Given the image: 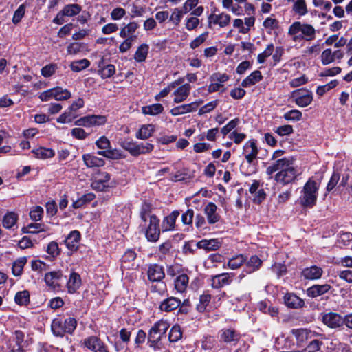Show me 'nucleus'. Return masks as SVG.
<instances>
[{
    "mask_svg": "<svg viewBox=\"0 0 352 352\" xmlns=\"http://www.w3.org/2000/svg\"><path fill=\"white\" fill-rule=\"evenodd\" d=\"M276 172L274 180L283 185L294 182L298 175V170L294 166L292 157L278 159L266 169V173L270 177H272L273 173Z\"/></svg>",
    "mask_w": 352,
    "mask_h": 352,
    "instance_id": "nucleus-1",
    "label": "nucleus"
},
{
    "mask_svg": "<svg viewBox=\"0 0 352 352\" xmlns=\"http://www.w3.org/2000/svg\"><path fill=\"white\" fill-rule=\"evenodd\" d=\"M288 34L292 36V39L295 42L302 40L310 41L316 38V30L314 26L300 21H296L290 25Z\"/></svg>",
    "mask_w": 352,
    "mask_h": 352,
    "instance_id": "nucleus-2",
    "label": "nucleus"
},
{
    "mask_svg": "<svg viewBox=\"0 0 352 352\" xmlns=\"http://www.w3.org/2000/svg\"><path fill=\"white\" fill-rule=\"evenodd\" d=\"M319 187V183L311 179L305 183L299 198L302 206L312 208L316 205Z\"/></svg>",
    "mask_w": 352,
    "mask_h": 352,
    "instance_id": "nucleus-3",
    "label": "nucleus"
},
{
    "mask_svg": "<svg viewBox=\"0 0 352 352\" xmlns=\"http://www.w3.org/2000/svg\"><path fill=\"white\" fill-rule=\"evenodd\" d=\"M77 326V321L74 318L63 320L60 318H54L51 324L53 334L63 337L65 333L72 334Z\"/></svg>",
    "mask_w": 352,
    "mask_h": 352,
    "instance_id": "nucleus-4",
    "label": "nucleus"
},
{
    "mask_svg": "<svg viewBox=\"0 0 352 352\" xmlns=\"http://www.w3.org/2000/svg\"><path fill=\"white\" fill-rule=\"evenodd\" d=\"M231 16L229 14L220 12L214 8L208 16V27L210 29L226 28L230 25Z\"/></svg>",
    "mask_w": 352,
    "mask_h": 352,
    "instance_id": "nucleus-5",
    "label": "nucleus"
},
{
    "mask_svg": "<svg viewBox=\"0 0 352 352\" xmlns=\"http://www.w3.org/2000/svg\"><path fill=\"white\" fill-rule=\"evenodd\" d=\"M140 228L144 232L148 241L156 242L160 236V219L157 217H152L148 223H140Z\"/></svg>",
    "mask_w": 352,
    "mask_h": 352,
    "instance_id": "nucleus-6",
    "label": "nucleus"
},
{
    "mask_svg": "<svg viewBox=\"0 0 352 352\" xmlns=\"http://www.w3.org/2000/svg\"><path fill=\"white\" fill-rule=\"evenodd\" d=\"M169 327V323L164 320H160L153 324L148 335V342L151 343V346L157 344L162 339Z\"/></svg>",
    "mask_w": 352,
    "mask_h": 352,
    "instance_id": "nucleus-7",
    "label": "nucleus"
},
{
    "mask_svg": "<svg viewBox=\"0 0 352 352\" xmlns=\"http://www.w3.org/2000/svg\"><path fill=\"white\" fill-rule=\"evenodd\" d=\"M96 144L101 150L98 152V155L109 159H120L122 157L119 151L111 149L110 141L105 136L100 138L96 142Z\"/></svg>",
    "mask_w": 352,
    "mask_h": 352,
    "instance_id": "nucleus-8",
    "label": "nucleus"
},
{
    "mask_svg": "<svg viewBox=\"0 0 352 352\" xmlns=\"http://www.w3.org/2000/svg\"><path fill=\"white\" fill-rule=\"evenodd\" d=\"M107 118L104 116L89 115L82 117L75 122V124L79 126L90 128L105 124Z\"/></svg>",
    "mask_w": 352,
    "mask_h": 352,
    "instance_id": "nucleus-9",
    "label": "nucleus"
},
{
    "mask_svg": "<svg viewBox=\"0 0 352 352\" xmlns=\"http://www.w3.org/2000/svg\"><path fill=\"white\" fill-rule=\"evenodd\" d=\"M111 176L106 172H99L91 183V188L97 191H104L111 186Z\"/></svg>",
    "mask_w": 352,
    "mask_h": 352,
    "instance_id": "nucleus-10",
    "label": "nucleus"
},
{
    "mask_svg": "<svg viewBox=\"0 0 352 352\" xmlns=\"http://www.w3.org/2000/svg\"><path fill=\"white\" fill-rule=\"evenodd\" d=\"M292 97L295 100L297 105L301 107L308 106L312 101L311 92L307 89H297L292 93Z\"/></svg>",
    "mask_w": 352,
    "mask_h": 352,
    "instance_id": "nucleus-11",
    "label": "nucleus"
},
{
    "mask_svg": "<svg viewBox=\"0 0 352 352\" xmlns=\"http://www.w3.org/2000/svg\"><path fill=\"white\" fill-rule=\"evenodd\" d=\"M220 339L223 342L236 345L241 339V334L234 328H223L220 332Z\"/></svg>",
    "mask_w": 352,
    "mask_h": 352,
    "instance_id": "nucleus-12",
    "label": "nucleus"
},
{
    "mask_svg": "<svg viewBox=\"0 0 352 352\" xmlns=\"http://www.w3.org/2000/svg\"><path fill=\"white\" fill-rule=\"evenodd\" d=\"M83 344L94 352H109L107 346L97 336H91L83 340Z\"/></svg>",
    "mask_w": 352,
    "mask_h": 352,
    "instance_id": "nucleus-13",
    "label": "nucleus"
},
{
    "mask_svg": "<svg viewBox=\"0 0 352 352\" xmlns=\"http://www.w3.org/2000/svg\"><path fill=\"white\" fill-rule=\"evenodd\" d=\"M234 276V273H222L213 276L211 278V285L214 289L230 285Z\"/></svg>",
    "mask_w": 352,
    "mask_h": 352,
    "instance_id": "nucleus-14",
    "label": "nucleus"
},
{
    "mask_svg": "<svg viewBox=\"0 0 352 352\" xmlns=\"http://www.w3.org/2000/svg\"><path fill=\"white\" fill-rule=\"evenodd\" d=\"M322 322L330 328L340 327L344 324V318L337 313L329 312L322 315Z\"/></svg>",
    "mask_w": 352,
    "mask_h": 352,
    "instance_id": "nucleus-15",
    "label": "nucleus"
},
{
    "mask_svg": "<svg viewBox=\"0 0 352 352\" xmlns=\"http://www.w3.org/2000/svg\"><path fill=\"white\" fill-rule=\"evenodd\" d=\"M23 340L24 333L21 331H16L14 335L8 341L11 352H24L22 344Z\"/></svg>",
    "mask_w": 352,
    "mask_h": 352,
    "instance_id": "nucleus-16",
    "label": "nucleus"
},
{
    "mask_svg": "<svg viewBox=\"0 0 352 352\" xmlns=\"http://www.w3.org/2000/svg\"><path fill=\"white\" fill-rule=\"evenodd\" d=\"M217 210L218 208L217 205L212 202H209L204 207V214L206 215L207 221L209 224H214L219 221L221 216L217 212Z\"/></svg>",
    "mask_w": 352,
    "mask_h": 352,
    "instance_id": "nucleus-17",
    "label": "nucleus"
},
{
    "mask_svg": "<svg viewBox=\"0 0 352 352\" xmlns=\"http://www.w3.org/2000/svg\"><path fill=\"white\" fill-rule=\"evenodd\" d=\"M258 148L254 140H250L247 142L243 146V154L249 164L256 158L258 155Z\"/></svg>",
    "mask_w": 352,
    "mask_h": 352,
    "instance_id": "nucleus-18",
    "label": "nucleus"
},
{
    "mask_svg": "<svg viewBox=\"0 0 352 352\" xmlns=\"http://www.w3.org/2000/svg\"><path fill=\"white\" fill-rule=\"evenodd\" d=\"M323 270L317 265H311L305 267L301 272V276L305 280H314L321 278Z\"/></svg>",
    "mask_w": 352,
    "mask_h": 352,
    "instance_id": "nucleus-19",
    "label": "nucleus"
},
{
    "mask_svg": "<svg viewBox=\"0 0 352 352\" xmlns=\"http://www.w3.org/2000/svg\"><path fill=\"white\" fill-rule=\"evenodd\" d=\"M201 100L191 102L187 104H183L176 107L170 110V113L174 116L182 115L195 111L198 107L202 104Z\"/></svg>",
    "mask_w": 352,
    "mask_h": 352,
    "instance_id": "nucleus-20",
    "label": "nucleus"
},
{
    "mask_svg": "<svg viewBox=\"0 0 352 352\" xmlns=\"http://www.w3.org/2000/svg\"><path fill=\"white\" fill-rule=\"evenodd\" d=\"M147 274L148 279L153 282H160L165 276L163 267L157 264L150 265Z\"/></svg>",
    "mask_w": 352,
    "mask_h": 352,
    "instance_id": "nucleus-21",
    "label": "nucleus"
},
{
    "mask_svg": "<svg viewBox=\"0 0 352 352\" xmlns=\"http://www.w3.org/2000/svg\"><path fill=\"white\" fill-rule=\"evenodd\" d=\"M285 305L292 309L302 308L305 305L304 300L294 293H287L284 296Z\"/></svg>",
    "mask_w": 352,
    "mask_h": 352,
    "instance_id": "nucleus-22",
    "label": "nucleus"
},
{
    "mask_svg": "<svg viewBox=\"0 0 352 352\" xmlns=\"http://www.w3.org/2000/svg\"><path fill=\"white\" fill-rule=\"evenodd\" d=\"M80 240V234L78 230L72 231L64 241L66 247L71 251H76Z\"/></svg>",
    "mask_w": 352,
    "mask_h": 352,
    "instance_id": "nucleus-23",
    "label": "nucleus"
},
{
    "mask_svg": "<svg viewBox=\"0 0 352 352\" xmlns=\"http://www.w3.org/2000/svg\"><path fill=\"white\" fill-rule=\"evenodd\" d=\"M82 280L79 274L72 272L67 282V289L69 294H74L81 286Z\"/></svg>",
    "mask_w": 352,
    "mask_h": 352,
    "instance_id": "nucleus-24",
    "label": "nucleus"
},
{
    "mask_svg": "<svg viewBox=\"0 0 352 352\" xmlns=\"http://www.w3.org/2000/svg\"><path fill=\"white\" fill-rule=\"evenodd\" d=\"M331 288L329 284L314 285L306 290V294L309 297L316 298L327 293Z\"/></svg>",
    "mask_w": 352,
    "mask_h": 352,
    "instance_id": "nucleus-25",
    "label": "nucleus"
},
{
    "mask_svg": "<svg viewBox=\"0 0 352 352\" xmlns=\"http://www.w3.org/2000/svg\"><path fill=\"white\" fill-rule=\"evenodd\" d=\"M62 276L63 274L60 271L50 272L45 274V281L49 287L53 289H56L60 287L59 280Z\"/></svg>",
    "mask_w": 352,
    "mask_h": 352,
    "instance_id": "nucleus-26",
    "label": "nucleus"
},
{
    "mask_svg": "<svg viewBox=\"0 0 352 352\" xmlns=\"http://www.w3.org/2000/svg\"><path fill=\"white\" fill-rule=\"evenodd\" d=\"M181 305V300L175 297H170L164 300L160 305V310L170 312L178 308Z\"/></svg>",
    "mask_w": 352,
    "mask_h": 352,
    "instance_id": "nucleus-27",
    "label": "nucleus"
},
{
    "mask_svg": "<svg viewBox=\"0 0 352 352\" xmlns=\"http://www.w3.org/2000/svg\"><path fill=\"white\" fill-rule=\"evenodd\" d=\"M292 332L298 344L304 343L308 339H311L315 336L314 332L307 329H293Z\"/></svg>",
    "mask_w": 352,
    "mask_h": 352,
    "instance_id": "nucleus-28",
    "label": "nucleus"
},
{
    "mask_svg": "<svg viewBox=\"0 0 352 352\" xmlns=\"http://www.w3.org/2000/svg\"><path fill=\"white\" fill-rule=\"evenodd\" d=\"M85 164L88 168L101 167L104 165V160L92 154H85L82 155Z\"/></svg>",
    "mask_w": 352,
    "mask_h": 352,
    "instance_id": "nucleus-29",
    "label": "nucleus"
},
{
    "mask_svg": "<svg viewBox=\"0 0 352 352\" xmlns=\"http://www.w3.org/2000/svg\"><path fill=\"white\" fill-rule=\"evenodd\" d=\"M263 261L256 255L252 256L245 262V272L247 274H251L260 269L262 266Z\"/></svg>",
    "mask_w": 352,
    "mask_h": 352,
    "instance_id": "nucleus-30",
    "label": "nucleus"
},
{
    "mask_svg": "<svg viewBox=\"0 0 352 352\" xmlns=\"http://www.w3.org/2000/svg\"><path fill=\"white\" fill-rule=\"evenodd\" d=\"M199 249H204L207 251H214L218 250L221 246V242L216 239L210 240L203 239L197 243Z\"/></svg>",
    "mask_w": 352,
    "mask_h": 352,
    "instance_id": "nucleus-31",
    "label": "nucleus"
},
{
    "mask_svg": "<svg viewBox=\"0 0 352 352\" xmlns=\"http://www.w3.org/2000/svg\"><path fill=\"white\" fill-rule=\"evenodd\" d=\"M228 79L229 76L226 74L214 73L210 77L211 84L209 88H220Z\"/></svg>",
    "mask_w": 352,
    "mask_h": 352,
    "instance_id": "nucleus-32",
    "label": "nucleus"
},
{
    "mask_svg": "<svg viewBox=\"0 0 352 352\" xmlns=\"http://www.w3.org/2000/svg\"><path fill=\"white\" fill-rule=\"evenodd\" d=\"M179 216V212L177 210L172 212L168 216L164 218L162 222V229L164 231L173 230L175 225V221Z\"/></svg>",
    "mask_w": 352,
    "mask_h": 352,
    "instance_id": "nucleus-33",
    "label": "nucleus"
},
{
    "mask_svg": "<svg viewBox=\"0 0 352 352\" xmlns=\"http://www.w3.org/2000/svg\"><path fill=\"white\" fill-rule=\"evenodd\" d=\"M18 220V215L13 212H10L6 213L2 221L3 226L6 229L14 230L16 228V222Z\"/></svg>",
    "mask_w": 352,
    "mask_h": 352,
    "instance_id": "nucleus-34",
    "label": "nucleus"
},
{
    "mask_svg": "<svg viewBox=\"0 0 352 352\" xmlns=\"http://www.w3.org/2000/svg\"><path fill=\"white\" fill-rule=\"evenodd\" d=\"M164 111L163 106L160 103L147 105L142 107V113L144 115L157 116Z\"/></svg>",
    "mask_w": 352,
    "mask_h": 352,
    "instance_id": "nucleus-35",
    "label": "nucleus"
},
{
    "mask_svg": "<svg viewBox=\"0 0 352 352\" xmlns=\"http://www.w3.org/2000/svg\"><path fill=\"white\" fill-rule=\"evenodd\" d=\"M155 131L153 124L142 125L136 134V138L140 140H146L151 137Z\"/></svg>",
    "mask_w": 352,
    "mask_h": 352,
    "instance_id": "nucleus-36",
    "label": "nucleus"
},
{
    "mask_svg": "<svg viewBox=\"0 0 352 352\" xmlns=\"http://www.w3.org/2000/svg\"><path fill=\"white\" fill-rule=\"evenodd\" d=\"M109 58L104 57L100 62L99 65L102 68V77H110L115 73V67L113 65H110L108 63Z\"/></svg>",
    "mask_w": 352,
    "mask_h": 352,
    "instance_id": "nucleus-37",
    "label": "nucleus"
},
{
    "mask_svg": "<svg viewBox=\"0 0 352 352\" xmlns=\"http://www.w3.org/2000/svg\"><path fill=\"white\" fill-rule=\"evenodd\" d=\"M188 281L189 278L186 274H180L175 280V289L179 293H183L184 292L186 291L188 287Z\"/></svg>",
    "mask_w": 352,
    "mask_h": 352,
    "instance_id": "nucleus-38",
    "label": "nucleus"
},
{
    "mask_svg": "<svg viewBox=\"0 0 352 352\" xmlns=\"http://www.w3.org/2000/svg\"><path fill=\"white\" fill-rule=\"evenodd\" d=\"M136 258V254L133 250H127L122 255L121 258V268L129 269L131 263Z\"/></svg>",
    "mask_w": 352,
    "mask_h": 352,
    "instance_id": "nucleus-39",
    "label": "nucleus"
},
{
    "mask_svg": "<svg viewBox=\"0 0 352 352\" xmlns=\"http://www.w3.org/2000/svg\"><path fill=\"white\" fill-rule=\"evenodd\" d=\"M139 28V24L137 22L133 21L123 27L120 32V36L122 38H128L133 36V34Z\"/></svg>",
    "mask_w": 352,
    "mask_h": 352,
    "instance_id": "nucleus-40",
    "label": "nucleus"
},
{
    "mask_svg": "<svg viewBox=\"0 0 352 352\" xmlns=\"http://www.w3.org/2000/svg\"><path fill=\"white\" fill-rule=\"evenodd\" d=\"M82 10V7L76 3L68 4L63 7L61 12L66 16H74L78 14Z\"/></svg>",
    "mask_w": 352,
    "mask_h": 352,
    "instance_id": "nucleus-41",
    "label": "nucleus"
},
{
    "mask_svg": "<svg viewBox=\"0 0 352 352\" xmlns=\"http://www.w3.org/2000/svg\"><path fill=\"white\" fill-rule=\"evenodd\" d=\"M26 263L27 258L25 256L20 257L18 259H16L13 263L12 267V272L13 275L15 276H20L23 273V270Z\"/></svg>",
    "mask_w": 352,
    "mask_h": 352,
    "instance_id": "nucleus-42",
    "label": "nucleus"
},
{
    "mask_svg": "<svg viewBox=\"0 0 352 352\" xmlns=\"http://www.w3.org/2000/svg\"><path fill=\"white\" fill-rule=\"evenodd\" d=\"M32 152L34 154L36 157L43 160L52 158L55 155V153L52 149L43 147L34 149Z\"/></svg>",
    "mask_w": 352,
    "mask_h": 352,
    "instance_id": "nucleus-43",
    "label": "nucleus"
},
{
    "mask_svg": "<svg viewBox=\"0 0 352 352\" xmlns=\"http://www.w3.org/2000/svg\"><path fill=\"white\" fill-rule=\"evenodd\" d=\"M151 204L148 203H144L142 204L140 212V217L142 220L141 223H148V221H149L152 217H156L155 214H151Z\"/></svg>",
    "mask_w": 352,
    "mask_h": 352,
    "instance_id": "nucleus-44",
    "label": "nucleus"
},
{
    "mask_svg": "<svg viewBox=\"0 0 352 352\" xmlns=\"http://www.w3.org/2000/svg\"><path fill=\"white\" fill-rule=\"evenodd\" d=\"M261 79L262 75L261 72L258 70H256L253 72L250 75H249L245 80H243V81L242 82V86H252Z\"/></svg>",
    "mask_w": 352,
    "mask_h": 352,
    "instance_id": "nucleus-45",
    "label": "nucleus"
},
{
    "mask_svg": "<svg viewBox=\"0 0 352 352\" xmlns=\"http://www.w3.org/2000/svg\"><path fill=\"white\" fill-rule=\"evenodd\" d=\"M148 49L149 47L147 44L144 43L140 45L134 54V59L137 62L144 61L148 53Z\"/></svg>",
    "mask_w": 352,
    "mask_h": 352,
    "instance_id": "nucleus-46",
    "label": "nucleus"
},
{
    "mask_svg": "<svg viewBox=\"0 0 352 352\" xmlns=\"http://www.w3.org/2000/svg\"><path fill=\"white\" fill-rule=\"evenodd\" d=\"M258 309L264 314H268L272 317L276 316L278 314V310L276 307L268 305L265 301H261L257 305Z\"/></svg>",
    "mask_w": 352,
    "mask_h": 352,
    "instance_id": "nucleus-47",
    "label": "nucleus"
},
{
    "mask_svg": "<svg viewBox=\"0 0 352 352\" xmlns=\"http://www.w3.org/2000/svg\"><path fill=\"white\" fill-rule=\"evenodd\" d=\"M47 228L42 223H34L29 224L23 228V232L27 233L37 234L39 232H46Z\"/></svg>",
    "mask_w": 352,
    "mask_h": 352,
    "instance_id": "nucleus-48",
    "label": "nucleus"
},
{
    "mask_svg": "<svg viewBox=\"0 0 352 352\" xmlns=\"http://www.w3.org/2000/svg\"><path fill=\"white\" fill-rule=\"evenodd\" d=\"M14 300L19 305H26L30 302V294L28 290L18 292L14 297Z\"/></svg>",
    "mask_w": 352,
    "mask_h": 352,
    "instance_id": "nucleus-49",
    "label": "nucleus"
},
{
    "mask_svg": "<svg viewBox=\"0 0 352 352\" xmlns=\"http://www.w3.org/2000/svg\"><path fill=\"white\" fill-rule=\"evenodd\" d=\"M154 148V146L148 142L140 143L136 142V156L151 153Z\"/></svg>",
    "mask_w": 352,
    "mask_h": 352,
    "instance_id": "nucleus-50",
    "label": "nucleus"
},
{
    "mask_svg": "<svg viewBox=\"0 0 352 352\" xmlns=\"http://www.w3.org/2000/svg\"><path fill=\"white\" fill-rule=\"evenodd\" d=\"M246 261L243 254L237 255L230 259L228 262V266L232 270H236L240 267Z\"/></svg>",
    "mask_w": 352,
    "mask_h": 352,
    "instance_id": "nucleus-51",
    "label": "nucleus"
},
{
    "mask_svg": "<svg viewBox=\"0 0 352 352\" xmlns=\"http://www.w3.org/2000/svg\"><path fill=\"white\" fill-rule=\"evenodd\" d=\"M90 65L89 60L86 58L73 61L71 65V69L74 72H80L88 67Z\"/></svg>",
    "mask_w": 352,
    "mask_h": 352,
    "instance_id": "nucleus-52",
    "label": "nucleus"
},
{
    "mask_svg": "<svg viewBox=\"0 0 352 352\" xmlns=\"http://www.w3.org/2000/svg\"><path fill=\"white\" fill-rule=\"evenodd\" d=\"M77 116V113L71 111L68 109L67 111L61 114L57 118V122L59 123H69L72 122Z\"/></svg>",
    "mask_w": 352,
    "mask_h": 352,
    "instance_id": "nucleus-53",
    "label": "nucleus"
},
{
    "mask_svg": "<svg viewBox=\"0 0 352 352\" xmlns=\"http://www.w3.org/2000/svg\"><path fill=\"white\" fill-rule=\"evenodd\" d=\"M120 146L131 155L136 156V142L125 140L120 142Z\"/></svg>",
    "mask_w": 352,
    "mask_h": 352,
    "instance_id": "nucleus-54",
    "label": "nucleus"
},
{
    "mask_svg": "<svg viewBox=\"0 0 352 352\" xmlns=\"http://www.w3.org/2000/svg\"><path fill=\"white\" fill-rule=\"evenodd\" d=\"M211 300V296L208 294H204L199 297V302L197 305V309L199 312H204Z\"/></svg>",
    "mask_w": 352,
    "mask_h": 352,
    "instance_id": "nucleus-55",
    "label": "nucleus"
},
{
    "mask_svg": "<svg viewBox=\"0 0 352 352\" xmlns=\"http://www.w3.org/2000/svg\"><path fill=\"white\" fill-rule=\"evenodd\" d=\"M293 10L299 15H305L307 13V8L305 1L297 0L294 4Z\"/></svg>",
    "mask_w": 352,
    "mask_h": 352,
    "instance_id": "nucleus-56",
    "label": "nucleus"
},
{
    "mask_svg": "<svg viewBox=\"0 0 352 352\" xmlns=\"http://www.w3.org/2000/svg\"><path fill=\"white\" fill-rule=\"evenodd\" d=\"M182 332L180 327L177 324L174 325L169 332L168 339L170 342H177L182 338Z\"/></svg>",
    "mask_w": 352,
    "mask_h": 352,
    "instance_id": "nucleus-57",
    "label": "nucleus"
},
{
    "mask_svg": "<svg viewBox=\"0 0 352 352\" xmlns=\"http://www.w3.org/2000/svg\"><path fill=\"white\" fill-rule=\"evenodd\" d=\"M85 46V44L83 43H72L68 45L67 51L69 54H76L81 52Z\"/></svg>",
    "mask_w": 352,
    "mask_h": 352,
    "instance_id": "nucleus-58",
    "label": "nucleus"
},
{
    "mask_svg": "<svg viewBox=\"0 0 352 352\" xmlns=\"http://www.w3.org/2000/svg\"><path fill=\"white\" fill-rule=\"evenodd\" d=\"M274 50V46L272 43L269 44L265 50L261 54L258 55V62L259 63H263L265 61V59L271 56Z\"/></svg>",
    "mask_w": 352,
    "mask_h": 352,
    "instance_id": "nucleus-59",
    "label": "nucleus"
},
{
    "mask_svg": "<svg viewBox=\"0 0 352 352\" xmlns=\"http://www.w3.org/2000/svg\"><path fill=\"white\" fill-rule=\"evenodd\" d=\"M43 214V209L41 206H35L30 212V219L34 221L41 220Z\"/></svg>",
    "mask_w": 352,
    "mask_h": 352,
    "instance_id": "nucleus-60",
    "label": "nucleus"
},
{
    "mask_svg": "<svg viewBox=\"0 0 352 352\" xmlns=\"http://www.w3.org/2000/svg\"><path fill=\"white\" fill-rule=\"evenodd\" d=\"M174 95V102L176 103L182 102L188 96L189 89H176Z\"/></svg>",
    "mask_w": 352,
    "mask_h": 352,
    "instance_id": "nucleus-61",
    "label": "nucleus"
},
{
    "mask_svg": "<svg viewBox=\"0 0 352 352\" xmlns=\"http://www.w3.org/2000/svg\"><path fill=\"white\" fill-rule=\"evenodd\" d=\"M334 61L331 49L324 50L321 54V62L324 65L330 64Z\"/></svg>",
    "mask_w": 352,
    "mask_h": 352,
    "instance_id": "nucleus-62",
    "label": "nucleus"
},
{
    "mask_svg": "<svg viewBox=\"0 0 352 352\" xmlns=\"http://www.w3.org/2000/svg\"><path fill=\"white\" fill-rule=\"evenodd\" d=\"M47 252L53 258L58 256L60 253V249L58 247V244L56 241L50 242L47 245Z\"/></svg>",
    "mask_w": 352,
    "mask_h": 352,
    "instance_id": "nucleus-63",
    "label": "nucleus"
},
{
    "mask_svg": "<svg viewBox=\"0 0 352 352\" xmlns=\"http://www.w3.org/2000/svg\"><path fill=\"white\" fill-rule=\"evenodd\" d=\"M283 118L286 120L299 121L302 118V113L298 110H291L285 113Z\"/></svg>",
    "mask_w": 352,
    "mask_h": 352,
    "instance_id": "nucleus-64",
    "label": "nucleus"
}]
</instances>
